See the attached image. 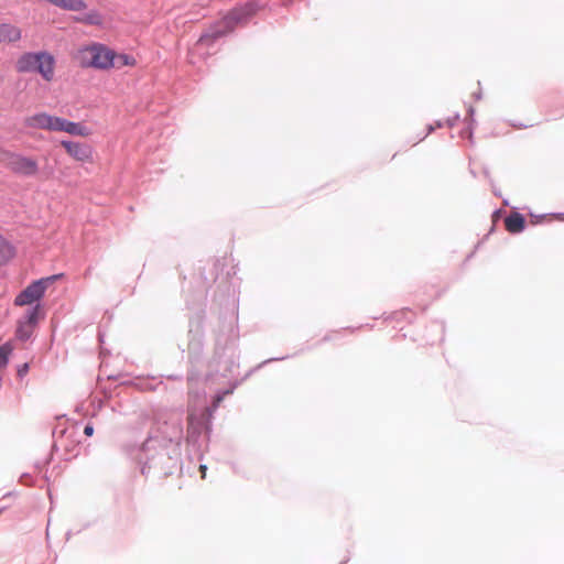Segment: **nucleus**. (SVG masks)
<instances>
[{
  "label": "nucleus",
  "mask_w": 564,
  "mask_h": 564,
  "mask_svg": "<svg viewBox=\"0 0 564 564\" xmlns=\"http://www.w3.org/2000/svg\"><path fill=\"white\" fill-rule=\"evenodd\" d=\"M12 350H13V346L10 341L0 346V368H3L7 366L9 356L11 355Z\"/></svg>",
  "instance_id": "4468645a"
},
{
  "label": "nucleus",
  "mask_w": 564,
  "mask_h": 564,
  "mask_svg": "<svg viewBox=\"0 0 564 564\" xmlns=\"http://www.w3.org/2000/svg\"><path fill=\"white\" fill-rule=\"evenodd\" d=\"M84 434L86 436H91L94 434V426L91 424H87L84 429Z\"/></svg>",
  "instance_id": "f3484780"
},
{
  "label": "nucleus",
  "mask_w": 564,
  "mask_h": 564,
  "mask_svg": "<svg viewBox=\"0 0 564 564\" xmlns=\"http://www.w3.org/2000/svg\"><path fill=\"white\" fill-rule=\"evenodd\" d=\"M232 389H228L226 391H224L223 393H219L217 394L215 398H214V401H213V406L214 408H218L219 404L221 403V401L224 400L225 395H228V394H231L232 393Z\"/></svg>",
  "instance_id": "dca6fc26"
},
{
  "label": "nucleus",
  "mask_w": 564,
  "mask_h": 564,
  "mask_svg": "<svg viewBox=\"0 0 564 564\" xmlns=\"http://www.w3.org/2000/svg\"><path fill=\"white\" fill-rule=\"evenodd\" d=\"M21 30L10 23L0 24V43H14L21 40Z\"/></svg>",
  "instance_id": "1a4fd4ad"
},
{
  "label": "nucleus",
  "mask_w": 564,
  "mask_h": 564,
  "mask_svg": "<svg viewBox=\"0 0 564 564\" xmlns=\"http://www.w3.org/2000/svg\"><path fill=\"white\" fill-rule=\"evenodd\" d=\"M31 129L46 130L50 132H66L70 135L87 138L91 134L90 128L82 122H75L65 118L50 115L47 112H37L24 121Z\"/></svg>",
  "instance_id": "f257e3e1"
},
{
  "label": "nucleus",
  "mask_w": 564,
  "mask_h": 564,
  "mask_svg": "<svg viewBox=\"0 0 564 564\" xmlns=\"http://www.w3.org/2000/svg\"><path fill=\"white\" fill-rule=\"evenodd\" d=\"M115 51L101 43H91L80 47L76 59L82 67L107 70L113 67Z\"/></svg>",
  "instance_id": "7ed1b4c3"
},
{
  "label": "nucleus",
  "mask_w": 564,
  "mask_h": 564,
  "mask_svg": "<svg viewBox=\"0 0 564 564\" xmlns=\"http://www.w3.org/2000/svg\"><path fill=\"white\" fill-rule=\"evenodd\" d=\"M525 219L519 213H511L505 219V227L510 234H519L524 229Z\"/></svg>",
  "instance_id": "9d476101"
},
{
  "label": "nucleus",
  "mask_w": 564,
  "mask_h": 564,
  "mask_svg": "<svg viewBox=\"0 0 564 564\" xmlns=\"http://www.w3.org/2000/svg\"><path fill=\"white\" fill-rule=\"evenodd\" d=\"M59 275H52L32 282L14 299V305L24 306L37 302L44 295L46 289L58 279Z\"/></svg>",
  "instance_id": "39448f33"
},
{
  "label": "nucleus",
  "mask_w": 564,
  "mask_h": 564,
  "mask_svg": "<svg viewBox=\"0 0 564 564\" xmlns=\"http://www.w3.org/2000/svg\"><path fill=\"white\" fill-rule=\"evenodd\" d=\"M26 370H28V365L25 364V365L23 366V368H22L19 372H20V373H23V372H25Z\"/></svg>",
  "instance_id": "6ab92c4d"
},
{
  "label": "nucleus",
  "mask_w": 564,
  "mask_h": 564,
  "mask_svg": "<svg viewBox=\"0 0 564 564\" xmlns=\"http://www.w3.org/2000/svg\"><path fill=\"white\" fill-rule=\"evenodd\" d=\"M14 257V248L0 235V264L7 263Z\"/></svg>",
  "instance_id": "f8f14e48"
},
{
  "label": "nucleus",
  "mask_w": 564,
  "mask_h": 564,
  "mask_svg": "<svg viewBox=\"0 0 564 564\" xmlns=\"http://www.w3.org/2000/svg\"><path fill=\"white\" fill-rule=\"evenodd\" d=\"M0 162L13 174L33 177L39 174L40 165L35 158L10 150L0 151Z\"/></svg>",
  "instance_id": "20e7f679"
},
{
  "label": "nucleus",
  "mask_w": 564,
  "mask_h": 564,
  "mask_svg": "<svg viewBox=\"0 0 564 564\" xmlns=\"http://www.w3.org/2000/svg\"><path fill=\"white\" fill-rule=\"evenodd\" d=\"M50 4L66 11H84L87 9L85 0H50Z\"/></svg>",
  "instance_id": "9b49d317"
},
{
  "label": "nucleus",
  "mask_w": 564,
  "mask_h": 564,
  "mask_svg": "<svg viewBox=\"0 0 564 564\" xmlns=\"http://www.w3.org/2000/svg\"><path fill=\"white\" fill-rule=\"evenodd\" d=\"M18 73L37 72L44 80L52 82L55 75V58L47 52H26L19 56L15 62Z\"/></svg>",
  "instance_id": "f03ea898"
},
{
  "label": "nucleus",
  "mask_w": 564,
  "mask_h": 564,
  "mask_svg": "<svg viewBox=\"0 0 564 564\" xmlns=\"http://www.w3.org/2000/svg\"><path fill=\"white\" fill-rule=\"evenodd\" d=\"M250 13H251V9H248V10H242V9L232 10L224 19V23L226 24V28H227L226 31H217L213 35H208V34L202 35L199 37L198 42L199 43H204V42H206L208 40H216L217 37L224 35L227 31L232 30L234 26L243 19L245 15L250 14Z\"/></svg>",
  "instance_id": "6e6552de"
},
{
  "label": "nucleus",
  "mask_w": 564,
  "mask_h": 564,
  "mask_svg": "<svg viewBox=\"0 0 564 564\" xmlns=\"http://www.w3.org/2000/svg\"><path fill=\"white\" fill-rule=\"evenodd\" d=\"M135 59L128 54H117L115 52L113 67L120 68L123 66H134Z\"/></svg>",
  "instance_id": "ddd939ff"
},
{
  "label": "nucleus",
  "mask_w": 564,
  "mask_h": 564,
  "mask_svg": "<svg viewBox=\"0 0 564 564\" xmlns=\"http://www.w3.org/2000/svg\"><path fill=\"white\" fill-rule=\"evenodd\" d=\"M79 21L89 25H100L102 23V18L97 11H90L84 18L79 19Z\"/></svg>",
  "instance_id": "2eb2a0df"
},
{
  "label": "nucleus",
  "mask_w": 564,
  "mask_h": 564,
  "mask_svg": "<svg viewBox=\"0 0 564 564\" xmlns=\"http://www.w3.org/2000/svg\"><path fill=\"white\" fill-rule=\"evenodd\" d=\"M40 318L41 307L40 305H35L18 321L15 338L22 341L28 340L32 336Z\"/></svg>",
  "instance_id": "0eeeda50"
},
{
  "label": "nucleus",
  "mask_w": 564,
  "mask_h": 564,
  "mask_svg": "<svg viewBox=\"0 0 564 564\" xmlns=\"http://www.w3.org/2000/svg\"><path fill=\"white\" fill-rule=\"evenodd\" d=\"M61 145L74 161L83 164H91L94 162V150L91 145L72 140H62Z\"/></svg>",
  "instance_id": "423d86ee"
},
{
  "label": "nucleus",
  "mask_w": 564,
  "mask_h": 564,
  "mask_svg": "<svg viewBox=\"0 0 564 564\" xmlns=\"http://www.w3.org/2000/svg\"><path fill=\"white\" fill-rule=\"evenodd\" d=\"M206 469H207V467L205 465L199 466V471L202 474L203 479L206 477Z\"/></svg>",
  "instance_id": "a211bd4d"
}]
</instances>
